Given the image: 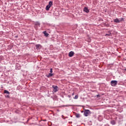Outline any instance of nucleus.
I'll return each instance as SVG.
<instances>
[{
  "mask_svg": "<svg viewBox=\"0 0 126 126\" xmlns=\"http://www.w3.org/2000/svg\"><path fill=\"white\" fill-rule=\"evenodd\" d=\"M91 111H90V110H89L85 109L84 112V115L85 116V117H88V116H89V115H91Z\"/></svg>",
  "mask_w": 126,
  "mask_h": 126,
  "instance_id": "nucleus-1",
  "label": "nucleus"
},
{
  "mask_svg": "<svg viewBox=\"0 0 126 126\" xmlns=\"http://www.w3.org/2000/svg\"><path fill=\"white\" fill-rule=\"evenodd\" d=\"M110 84L111 86L115 87V86L118 84V81L116 80H112L111 81Z\"/></svg>",
  "mask_w": 126,
  "mask_h": 126,
  "instance_id": "nucleus-2",
  "label": "nucleus"
},
{
  "mask_svg": "<svg viewBox=\"0 0 126 126\" xmlns=\"http://www.w3.org/2000/svg\"><path fill=\"white\" fill-rule=\"evenodd\" d=\"M52 5H53V2L52 1H50L49 2V4L46 6V10H49Z\"/></svg>",
  "mask_w": 126,
  "mask_h": 126,
  "instance_id": "nucleus-3",
  "label": "nucleus"
},
{
  "mask_svg": "<svg viewBox=\"0 0 126 126\" xmlns=\"http://www.w3.org/2000/svg\"><path fill=\"white\" fill-rule=\"evenodd\" d=\"M53 91L54 92H58L59 91V88L57 86H53Z\"/></svg>",
  "mask_w": 126,
  "mask_h": 126,
  "instance_id": "nucleus-4",
  "label": "nucleus"
},
{
  "mask_svg": "<svg viewBox=\"0 0 126 126\" xmlns=\"http://www.w3.org/2000/svg\"><path fill=\"white\" fill-rule=\"evenodd\" d=\"M74 55V52L73 51H71L69 53L68 56L70 57V58H71V57H73Z\"/></svg>",
  "mask_w": 126,
  "mask_h": 126,
  "instance_id": "nucleus-5",
  "label": "nucleus"
},
{
  "mask_svg": "<svg viewBox=\"0 0 126 126\" xmlns=\"http://www.w3.org/2000/svg\"><path fill=\"white\" fill-rule=\"evenodd\" d=\"M114 22H116V23H120V22H121V20H119L118 18H116L114 20Z\"/></svg>",
  "mask_w": 126,
  "mask_h": 126,
  "instance_id": "nucleus-6",
  "label": "nucleus"
},
{
  "mask_svg": "<svg viewBox=\"0 0 126 126\" xmlns=\"http://www.w3.org/2000/svg\"><path fill=\"white\" fill-rule=\"evenodd\" d=\"M84 11H85V12H87V13H88V12H89V10L88 9V8L85 7L84 8Z\"/></svg>",
  "mask_w": 126,
  "mask_h": 126,
  "instance_id": "nucleus-7",
  "label": "nucleus"
},
{
  "mask_svg": "<svg viewBox=\"0 0 126 126\" xmlns=\"http://www.w3.org/2000/svg\"><path fill=\"white\" fill-rule=\"evenodd\" d=\"M43 33L45 35V37H48L49 36V33H48L46 31L43 32Z\"/></svg>",
  "mask_w": 126,
  "mask_h": 126,
  "instance_id": "nucleus-8",
  "label": "nucleus"
},
{
  "mask_svg": "<svg viewBox=\"0 0 126 126\" xmlns=\"http://www.w3.org/2000/svg\"><path fill=\"white\" fill-rule=\"evenodd\" d=\"M36 49H39L40 47H41V45L40 44H36L35 45Z\"/></svg>",
  "mask_w": 126,
  "mask_h": 126,
  "instance_id": "nucleus-9",
  "label": "nucleus"
},
{
  "mask_svg": "<svg viewBox=\"0 0 126 126\" xmlns=\"http://www.w3.org/2000/svg\"><path fill=\"white\" fill-rule=\"evenodd\" d=\"M53 75H54L53 74H52L51 73H50L48 74V75H47V77H48L49 78V77H52V76H53Z\"/></svg>",
  "mask_w": 126,
  "mask_h": 126,
  "instance_id": "nucleus-10",
  "label": "nucleus"
},
{
  "mask_svg": "<svg viewBox=\"0 0 126 126\" xmlns=\"http://www.w3.org/2000/svg\"><path fill=\"white\" fill-rule=\"evenodd\" d=\"M111 124L113 125H116V122L114 120H112L111 121Z\"/></svg>",
  "mask_w": 126,
  "mask_h": 126,
  "instance_id": "nucleus-11",
  "label": "nucleus"
},
{
  "mask_svg": "<svg viewBox=\"0 0 126 126\" xmlns=\"http://www.w3.org/2000/svg\"><path fill=\"white\" fill-rule=\"evenodd\" d=\"M4 93H5L6 94H9V92H8V91L5 90L4 91Z\"/></svg>",
  "mask_w": 126,
  "mask_h": 126,
  "instance_id": "nucleus-12",
  "label": "nucleus"
},
{
  "mask_svg": "<svg viewBox=\"0 0 126 126\" xmlns=\"http://www.w3.org/2000/svg\"><path fill=\"white\" fill-rule=\"evenodd\" d=\"M76 118H80V115L79 114H76Z\"/></svg>",
  "mask_w": 126,
  "mask_h": 126,
  "instance_id": "nucleus-13",
  "label": "nucleus"
},
{
  "mask_svg": "<svg viewBox=\"0 0 126 126\" xmlns=\"http://www.w3.org/2000/svg\"><path fill=\"white\" fill-rule=\"evenodd\" d=\"M74 99H78V95H76L74 97Z\"/></svg>",
  "mask_w": 126,
  "mask_h": 126,
  "instance_id": "nucleus-14",
  "label": "nucleus"
},
{
  "mask_svg": "<svg viewBox=\"0 0 126 126\" xmlns=\"http://www.w3.org/2000/svg\"><path fill=\"white\" fill-rule=\"evenodd\" d=\"M51 73H53V68H50V71Z\"/></svg>",
  "mask_w": 126,
  "mask_h": 126,
  "instance_id": "nucleus-15",
  "label": "nucleus"
},
{
  "mask_svg": "<svg viewBox=\"0 0 126 126\" xmlns=\"http://www.w3.org/2000/svg\"><path fill=\"white\" fill-rule=\"evenodd\" d=\"M5 97L6 98H9V95H5Z\"/></svg>",
  "mask_w": 126,
  "mask_h": 126,
  "instance_id": "nucleus-16",
  "label": "nucleus"
},
{
  "mask_svg": "<svg viewBox=\"0 0 126 126\" xmlns=\"http://www.w3.org/2000/svg\"><path fill=\"white\" fill-rule=\"evenodd\" d=\"M72 96H73V95H74V93H73L72 94Z\"/></svg>",
  "mask_w": 126,
  "mask_h": 126,
  "instance_id": "nucleus-17",
  "label": "nucleus"
},
{
  "mask_svg": "<svg viewBox=\"0 0 126 126\" xmlns=\"http://www.w3.org/2000/svg\"><path fill=\"white\" fill-rule=\"evenodd\" d=\"M44 122H46V120H44Z\"/></svg>",
  "mask_w": 126,
  "mask_h": 126,
  "instance_id": "nucleus-18",
  "label": "nucleus"
},
{
  "mask_svg": "<svg viewBox=\"0 0 126 126\" xmlns=\"http://www.w3.org/2000/svg\"><path fill=\"white\" fill-rule=\"evenodd\" d=\"M106 35H108V34H106Z\"/></svg>",
  "mask_w": 126,
  "mask_h": 126,
  "instance_id": "nucleus-19",
  "label": "nucleus"
}]
</instances>
